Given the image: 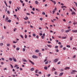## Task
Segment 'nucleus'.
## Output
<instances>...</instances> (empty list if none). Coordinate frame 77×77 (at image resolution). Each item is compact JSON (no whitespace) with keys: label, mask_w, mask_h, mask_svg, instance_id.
<instances>
[{"label":"nucleus","mask_w":77,"mask_h":77,"mask_svg":"<svg viewBox=\"0 0 77 77\" xmlns=\"http://www.w3.org/2000/svg\"><path fill=\"white\" fill-rule=\"evenodd\" d=\"M77 72V71H75V70H72L71 72H70V74H75V72Z\"/></svg>","instance_id":"f257e3e1"},{"label":"nucleus","mask_w":77,"mask_h":77,"mask_svg":"<svg viewBox=\"0 0 77 77\" xmlns=\"http://www.w3.org/2000/svg\"><path fill=\"white\" fill-rule=\"evenodd\" d=\"M32 57L33 58V59H36L38 58V57L35 56V55H33L32 56Z\"/></svg>","instance_id":"f03ea898"},{"label":"nucleus","mask_w":77,"mask_h":77,"mask_svg":"<svg viewBox=\"0 0 77 77\" xmlns=\"http://www.w3.org/2000/svg\"><path fill=\"white\" fill-rule=\"evenodd\" d=\"M58 60H59V59H56L54 60V62L55 63L57 62Z\"/></svg>","instance_id":"7ed1b4c3"},{"label":"nucleus","mask_w":77,"mask_h":77,"mask_svg":"<svg viewBox=\"0 0 77 77\" xmlns=\"http://www.w3.org/2000/svg\"><path fill=\"white\" fill-rule=\"evenodd\" d=\"M71 30V29H69L67 30H66L65 31V32L66 33H68V32H70V31Z\"/></svg>","instance_id":"20e7f679"},{"label":"nucleus","mask_w":77,"mask_h":77,"mask_svg":"<svg viewBox=\"0 0 77 77\" xmlns=\"http://www.w3.org/2000/svg\"><path fill=\"white\" fill-rule=\"evenodd\" d=\"M29 62L31 63L32 65H35V63H34L32 62V61H31L30 60H29Z\"/></svg>","instance_id":"39448f33"},{"label":"nucleus","mask_w":77,"mask_h":77,"mask_svg":"<svg viewBox=\"0 0 77 77\" xmlns=\"http://www.w3.org/2000/svg\"><path fill=\"white\" fill-rule=\"evenodd\" d=\"M28 19H29V18L27 16L25 18H24V19L25 20H28Z\"/></svg>","instance_id":"423d86ee"},{"label":"nucleus","mask_w":77,"mask_h":77,"mask_svg":"<svg viewBox=\"0 0 77 77\" xmlns=\"http://www.w3.org/2000/svg\"><path fill=\"white\" fill-rule=\"evenodd\" d=\"M72 32H74L75 33H77V30H72Z\"/></svg>","instance_id":"0eeeda50"},{"label":"nucleus","mask_w":77,"mask_h":77,"mask_svg":"<svg viewBox=\"0 0 77 77\" xmlns=\"http://www.w3.org/2000/svg\"><path fill=\"white\" fill-rule=\"evenodd\" d=\"M63 74V73L61 72L59 74V76H62V75Z\"/></svg>","instance_id":"6e6552de"},{"label":"nucleus","mask_w":77,"mask_h":77,"mask_svg":"<svg viewBox=\"0 0 77 77\" xmlns=\"http://www.w3.org/2000/svg\"><path fill=\"white\" fill-rule=\"evenodd\" d=\"M5 21H6L7 22H8V23H11V20L10 19L8 21L5 20Z\"/></svg>","instance_id":"1a4fd4ad"},{"label":"nucleus","mask_w":77,"mask_h":77,"mask_svg":"<svg viewBox=\"0 0 77 77\" xmlns=\"http://www.w3.org/2000/svg\"><path fill=\"white\" fill-rule=\"evenodd\" d=\"M72 15H75V12L72 11Z\"/></svg>","instance_id":"9d476101"},{"label":"nucleus","mask_w":77,"mask_h":77,"mask_svg":"<svg viewBox=\"0 0 77 77\" xmlns=\"http://www.w3.org/2000/svg\"><path fill=\"white\" fill-rule=\"evenodd\" d=\"M69 69V67H66L65 68V70H66V69Z\"/></svg>","instance_id":"9b49d317"},{"label":"nucleus","mask_w":77,"mask_h":77,"mask_svg":"<svg viewBox=\"0 0 77 77\" xmlns=\"http://www.w3.org/2000/svg\"><path fill=\"white\" fill-rule=\"evenodd\" d=\"M13 60L14 62H17V60L15 59V58L13 57Z\"/></svg>","instance_id":"f8f14e48"},{"label":"nucleus","mask_w":77,"mask_h":77,"mask_svg":"<svg viewBox=\"0 0 77 77\" xmlns=\"http://www.w3.org/2000/svg\"><path fill=\"white\" fill-rule=\"evenodd\" d=\"M35 52L36 53H38L39 52V50L38 49L36 50H35Z\"/></svg>","instance_id":"ddd939ff"},{"label":"nucleus","mask_w":77,"mask_h":77,"mask_svg":"<svg viewBox=\"0 0 77 77\" xmlns=\"http://www.w3.org/2000/svg\"><path fill=\"white\" fill-rule=\"evenodd\" d=\"M23 62H27V60H26L25 59H23Z\"/></svg>","instance_id":"4468645a"},{"label":"nucleus","mask_w":77,"mask_h":77,"mask_svg":"<svg viewBox=\"0 0 77 77\" xmlns=\"http://www.w3.org/2000/svg\"><path fill=\"white\" fill-rule=\"evenodd\" d=\"M9 20V18L8 17H7L5 18V21H8Z\"/></svg>","instance_id":"2eb2a0df"},{"label":"nucleus","mask_w":77,"mask_h":77,"mask_svg":"<svg viewBox=\"0 0 77 77\" xmlns=\"http://www.w3.org/2000/svg\"><path fill=\"white\" fill-rule=\"evenodd\" d=\"M53 3H54V5H56V2L54 1H53L52 2Z\"/></svg>","instance_id":"dca6fc26"},{"label":"nucleus","mask_w":77,"mask_h":77,"mask_svg":"<svg viewBox=\"0 0 77 77\" xmlns=\"http://www.w3.org/2000/svg\"><path fill=\"white\" fill-rule=\"evenodd\" d=\"M35 3L36 5H38V2L37 1H35Z\"/></svg>","instance_id":"f3484780"},{"label":"nucleus","mask_w":77,"mask_h":77,"mask_svg":"<svg viewBox=\"0 0 77 77\" xmlns=\"http://www.w3.org/2000/svg\"><path fill=\"white\" fill-rule=\"evenodd\" d=\"M55 70H56V69H55L53 67L52 69V71H55Z\"/></svg>","instance_id":"a211bd4d"},{"label":"nucleus","mask_w":77,"mask_h":77,"mask_svg":"<svg viewBox=\"0 0 77 77\" xmlns=\"http://www.w3.org/2000/svg\"><path fill=\"white\" fill-rule=\"evenodd\" d=\"M45 69H46V70H47V69H48V67H47V66H45L44 68Z\"/></svg>","instance_id":"6ab92c4d"},{"label":"nucleus","mask_w":77,"mask_h":77,"mask_svg":"<svg viewBox=\"0 0 77 77\" xmlns=\"http://www.w3.org/2000/svg\"><path fill=\"white\" fill-rule=\"evenodd\" d=\"M47 46H48L49 47H50V48H51V47H52L51 45H48Z\"/></svg>","instance_id":"aec40b11"},{"label":"nucleus","mask_w":77,"mask_h":77,"mask_svg":"<svg viewBox=\"0 0 77 77\" xmlns=\"http://www.w3.org/2000/svg\"><path fill=\"white\" fill-rule=\"evenodd\" d=\"M66 47L68 48H70V47H71V46H70L69 45H67Z\"/></svg>","instance_id":"412c9836"},{"label":"nucleus","mask_w":77,"mask_h":77,"mask_svg":"<svg viewBox=\"0 0 77 77\" xmlns=\"http://www.w3.org/2000/svg\"><path fill=\"white\" fill-rule=\"evenodd\" d=\"M20 37H21L22 38H24V37H23V35H20Z\"/></svg>","instance_id":"4be33fe9"},{"label":"nucleus","mask_w":77,"mask_h":77,"mask_svg":"<svg viewBox=\"0 0 77 77\" xmlns=\"http://www.w3.org/2000/svg\"><path fill=\"white\" fill-rule=\"evenodd\" d=\"M9 60H10L11 61H12L13 59L12 58H9Z\"/></svg>","instance_id":"5701e85b"},{"label":"nucleus","mask_w":77,"mask_h":77,"mask_svg":"<svg viewBox=\"0 0 77 77\" xmlns=\"http://www.w3.org/2000/svg\"><path fill=\"white\" fill-rule=\"evenodd\" d=\"M35 10H36V11H38V12H39L40 11L37 8H35Z\"/></svg>","instance_id":"b1692460"},{"label":"nucleus","mask_w":77,"mask_h":77,"mask_svg":"<svg viewBox=\"0 0 77 77\" xmlns=\"http://www.w3.org/2000/svg\"><path fill=\"white\" fill-rule=\"evenodd\" d=\"M62 39H66V37H62Z\"/></svg>","instance_id":"393cba45"},{"label":"nucleus","mask_w":77,"mask_h":77,"mask_svg":"<svg viewBox=\"0 0 77 77\" xmlns=\"http://www.w3.org/2000/svg\"><path fill=\"white\" fill-rule=\"evenodd\" d=\"M74 3H75L76 6L77 7V2H74Z\"/></svg>","instance_id":"a878e982"},{"label":"nucleus","mask_w":77,"mask_h":77,"mask_svg":"<svg viewBox=\"0 0 77 77\" xmlns=\"http://www.w3.org/2000/svg\"><path fill=\"white\" fill-rule=\"evenodd\" d=\"M42 15H45V12H43L42 13Z\"/></svg>","instance_id":"bb28decb"},{"label":"nucleus","mask_w":77,"mask_h":77,"mask_svg":"<svg viewBox=\"0 0 77 77\" xmlns=\"http://www.w3.org/2000/svg\"><path fill=\"white\" fill-rule=\"evenodd\" d=\"M16 50H17V51H18V50H20V48H16Z\"/></svg>","instance_id":"cd10ccee"},{"label":"nucleus","mask_w":77,"mask_h":77,"mask_svg":"<svg viewBox=\"0 0 77 77\" xmlns=\"http://www.w3.org/2000/svg\"><path fill=\"white\" fill-rule=\"evenodd\" d=\"M31 71H34V69L33 68H32L31 69Z\"/></svg>","instance_id":"c85d7f7f"},{"label":"nucleus","mask_w":77,"mask_h":77,"mask_svg":"<svg viewBox=\"0 0 77 77\" xmlns=\"http://www.w3.org/2000/svg\"><path fill=\"white\" fill-rule=\"evenodd\" d=\"M38 71H39V70H38V69L36 70L35 71V73H38Z\"/></svg>","instance_id":"c756f323"},{"label":"nucleus","mask_w":77,"mask_h":77,"mask_svg":"<svg viewBox=\"0 0 77 77\" xmlns=\"http://www.w3.org/2000/svg\"><path fill=\"white\" fill-rule=\"evenodd\" d=\"M23 51H26V49H25V48H23Z\"/></svg>","instance_id":"7c9ffc66"},{"label":"nucleus","mask_w":77,"mask_h":77,"mask_svg":"<svg viewBox=\"0 0 77 77\" xmlns=\"http://www.w3.org/2000/svg\"><path fill=\"white\" fill-rule=\"evenodd\" d=\"M7 45L8 47H9V45H10V44H9L8 43Z\"/></svg>","instance_id":"2f4dec72"},{"label":"nucleus","mask_w":77,"mask_h":77,"mask_svg":"<svg viewBox=\"0 0 77 77\" xmlns=\"http://www.w3.org/2000/svg\"><path fill=\"white\" fill-rule=\"evenodd\" d=\"M48 61H47V62H46L45 63V64H48Z\"/></svg>","instance_id":"473e14b6"},{"label":"nucleus","mask_w":77,"mask_h":77,"mask_svg":"<svg viewBox=\"0 0 77 77\" xmlns=\"http://www.w3.org/2000/svg\"><path fill=\"white\" fill-rule=\"evenodd\" d=\"M25 38L26 39V38H27V35H25Z\"/></svg>","instance_id":"72a5a7b5"},{"label":"nucleus","mask_w":77,"mask_h":77,"mask_svg":"<svg viewBox=\"0 0 77 77\" xmlns=\"http://www.w3.org/2000/svg\"><path fill=\"white\" fill-rule=\"evenodd\" d=\"M0 45L1 46H2V45H3V43H0Z\"/></svg>","instance_id":"f704fd0d"},{"label":"nucleus","mask_w":77,"mask_h":77,"mask_svg":"<svg viewBox=\"0 0 77 77\" xmlns=\"http://www.w3.org/2000/svg\"><path fill=\"white\" fill-rule=\"evenodd\" d=\"M20 2L22 3H23V1L21 0H20Z\"/></svg>","instance_id":"c9c22d12"},{"label":"nucleus","mask_w":77,"mask_h":77,"mask_svg":"<svg viewBox=\"0 0 77 77\" xmlns=\"http://www.w3.org/2000/svg\"><path fill=\"white\" fill-rule=\"evenodd\" d=\"M51 75V74H49L47 76H48V77H50V76Z\"/></svg>","instance_id":"e433bc0d"},{"label":"nucleus","mask_w":77,"mask_h":77,"mask_svg":"<svg viewBox=\"0 0 77 77\" xmlns=\"http://www.w3.org/2000/svg\"><path fill=\"white\" fill-rule=\"evenodd\" d=\"M60 61L59 62L57 63V64H58V65H59V64H60Z\"/></svg>","instance_id":"4c0bfd02"},{"label":"nucleus","mask_w":77,"mask_h":77,"mask_svg":"<svg viewBox=\"0 0 77 77\" xmlns=\"http://www.w3.org/2000/svg\"><path fill=\"white\" fill-rule=\"evenodd\" d=\"M12 3V2L11 1H9V3L10 5H11V3Z\"/></svg>","instance_id":"58836bf2"},{"label":"nucleus","mask_w":77,"mask_h":77,"mask_svg":"<svg viewBox=\"0 0 77 77\" xmlns=\"http://www.w3.org/2000/svg\"><path fill=\"white\" fill-rule=\"evenodd\" d=\"M57 9V8H55V9H54L53 10H54L55 11H56Z\"/></svg>","instance_id":"ea45409f"},{"label":"nucleus","mask_w":77,"mask_h":77,"mask_svg":"<svg viewBox=\"0 0 77 77\" xmlns=\"http://www.w3.org/2000/svg\"><path fill=\"white\" fill-rule=\"evenodd\" d=\"M7 13L8 14H10V13H9V11H7Z\"/></svg>","instance_id":"a19ab883"},{"label":"nucleus","mask_w":77,"mask_h":77,"mask_svg":"<svg viewBox=\"0 0 77 77\" xmlns=\"http://www.w3.org/2000/svg\"><path fill=\"white\" fill-rule=\"evenodd\" d=\"M53 12V14H54V12H55V11L54 10H53V11H52Z\"/></svg>","instance_id":"79ce46f5"},{"label":"nucleus","mask_w":77,"mask_h":77,"mask_svg":"<svg viewBox=\"0 0 77 77\" xmlns=\"http://www.w3.org/2000/svg\"><path fill=\"white\" fill-rule=\"evenodd\" d=\"M55 48H58V46H55Z\"/></svg>","instance_id":"37998d69"},{"label":"nucleus","mask_w":77,"mask_h":77,"mask_svg":"<svg viewBox=\"0 0 77 77\" xmlns=\"http://www.w3.org/2000/svg\"><path fill=\"white\" fill-rule=\"evenodd\" d=\"M36 38L37 39H38V38H39V36H38V35H37L36 37Z\"/></svg>","instance_id":"c03bdc74"},{"label":"nucleus","mask_w":77,"mask_h":77,"mask_svg":"<svg viewBox=\"0 0 77 77\" xmlns=\"http://www.w3.org/2000/svg\"><path fill=\"white\" fill-rule=\"evenodd\" d=\"M62 47H63V45H61L60 46V48H62Z\"/></svg>","instance_id":"a18cd8bd"},{"label":"nucleus","mask_w":77,"mask_h":77,"mask_svg":"<svg viewBox=\"0 0 77 77\" xmlns=\"http://www.w3.org/2000/svg\"><path fill=\"white\" fill-rule=\"evenodd\" d=\"M11 68H14V67H13V66H12V64H11Z\"/></svg>","instance_id":"49530a36"},{"label":"nucleus","mask_w":77,"mask_h":77,"mask_svg":"<svg viewBox=\"0 0 77 77\" xmlns=\"http://www.w3.org/2000/svg\"><path fill=\"white\" fill-rule=\"evenodd\" d=\"M1 59L2 60H5V59L4 58H2Z\"/></svg>","instance_id":"de8ad7c7"},{"label":"nucleus","mask_w":77,"mask_h":77,"mask_svg":"<svg viewBox=\"0 0 77 77\" xmlns=\"http://www.w3.org/2000/svg\"><path fill=\"white\" fill-rule=\"evenodd\" d=\"M33 36H36V34H33Z\"/></svg>","instance_id":"09e8293b"},{"label":"nucleus","mask_w":77,"mask_h":77,"mask_svg":"<svg viewBox=\"0 0 77 77\" xmlns=\"http://www.w3.org/2000/svg\"><path fill=\"white\" fill-rule=\"evenodd\" d=\"M4 3L5 5H6L7 4V3H6V1H4Z\"/></svg>","instance_id":"8fccbe9b"},{"label":"nucleus","mask_w":77,"mask_h":77,"mask_svg":"<svg viewBox=\"0 0 77 77\" xmlns=\"http://www.w3.org/2000/svg\"><path fill=\"white\" fill-rule=\"evenodd\" d=\"M17 42H15V41H14L13 42V43H14V44H15V43H17Z\"/></svg>","instance_id":"3c124183"},{"label":"nucleus","mask_w":77,"mask_h":77,"mask_svg":"<svg viewBox=\"0 0 77 77\" xmlns=\"http://www.w3.org/2000/svg\"><path fill=\"white\" fill-rule=\"evenodd\" d=\"M58 44L59 45H61V43L60 42H59L58 43Z\"/></svg>","instance_id":"603ef678"},{"label":"nucleus","mask_w":77,"mask_h":77,"mask_svg":"<svg viewBox=\"0 0 77 77\" xmlns=\"http://www.w3.org/2000/svg\"><path fill=\"white\" fill-rule=\"evenodd\" d=\"M77 24V22H76V23L74 22L73 23V24H74V25H75V24Z\"/></svg>","instance_id":"864d4df0"},{"label":"nucleus","mask_w":77,"mask_h":77,"mask_svg":"<svg viewBox=\"0 0 77 77\" xmlns=\"http://www.w3.org/2000/svg\"><path fill=\"white\" fill-rule=\"evenodd\" d=\"M42 39H44V36H42Z\"/></svg>","instance_id":"5fc2aeb1"},{"label":"nucleus","mask_w":77,"mask_h":77,"mask_svg":"<svg viewBox=\"0 0 77 77\" xmlns=\"http://www.w3.org/2000/svg\"><path fill=\"white\" fill-rule=\"evenodd\" d=\"M31 13L32 14H34V12H33V11H31Z\"/></svg>","instance_id":"6e6d98bb"},{"label":"nucleus","mask_w":77,"mask_h":77,"mask_svg":"<svg viewBox=\"0 0 77 77\" xmlns=\"http://www.w3.org/2000/svg\"><path fill=\"white\" fill-rule=\"evenodd\" d=\"M54 74L55 75H56V74H57V72H55Z\"/></svg>","instance_id":"4d7b16f0"},{"label":"nucleus","mask_w":77,"mask_h":77,"mask_svg":"<svg viewBox=\"0 0 77 77\" xmlns=\"http://www.w3.org/2000/svg\"><path fill=\"white\" fill-rule=\"evenodd\" d=\"M40 36H42V33H40Z\"/></svg>","instance_id":"13d9d810"},{"label":"nucleus","mask_w":77,"mask_h":77,"mask_svg":"<svg viewBox=\"0 0 77 77\" xmlns=\"http://www.w3.org/2000/svg\"><path fill=\"white\" fill-rule=\"evenodd\" d=\"M47 59H45V60L44 62H46V61H47Z\"/></svg>","instance_id":"bf43d9fd"},{"label":"nucleus","mask_w":77,"mask_h":77,"mask_svg":"<svg viewBox=\"0 0 77 77\" xmlns=\"http://www.w3.org/2000/svg\"><path fill=\"white\" fill-rule=\"evenodd\" d=\"M63 49L64 50H66V48L64 47L63 48Z\"/></svg>","instance_id":"052dcab7"},{"label":"nucleus","mask_w":77,"mask_h":77,"mask_svg":"<svg viewBox=\"0 0 77 77\" xmlns=\"http://www.w3.org/2000/svg\"><path fill=\"white\" fill-rule=\"evenodd\" d=\"M30 27H31V28H33V27L32 25H30Z\"/></svg>","instance_id":"680f3d73"},{"label":"nucleus","mask_w":77,"mask_h":77,"mask_svg":"<svg viewBox=\"0 0 77 77\" xmlns=\"http://www.w3.org/2000/svg\"><path fill=\"white\" fill-rule=\"evenodd\" d=\"M17 29L16 28H15L14 30V32H15V30Z\"/></svg>","instance_id":"e2e57ef3"},{"label":"nucleus","mask_w":77,"mask_h":77,"mask_svg":"<svg viewBox=\"0 0 77 77\" xmlns=\"http://www.w3.org/2000/svg\"><path fill=\"white\" fill-rule=\"evenodd\" d=\"M32 11H35V8H33L32 9Z\"/></svg>","instance_id":"0e129e2a"},{"label":"nucleus","mask_w":77,"mask_h":77,"mask_svg":"<svg viewBox=\"0 0 77 77\" xmlns=\"http://www.w3.org/2000/svg\"><path fill=\"white\" fill-rule=\"evenodd\" d=\"M56 51L57 52H59V50H58V49H57L56 50Z\"/></svg>","instance_id":"69168bd1"},{"label":"nucleus","mask_w":77,"mask_h":77,"mask_svg":"<svg viewBox=\"0 0 77 77\" xmlns=\"http://www.w3.org/2000/svg\"><path fill=\"white\" fill-rule=\"evenodd\" d=\"M39 74H41L42 73H41V72H38Z\"/></svg>","instance_id":"338daca9"},{"label":"nucleus","mask_w":77,"mask_h":77,"mask_svg":"<svg viewBox=\"0 0 77 77\" xmlns=\"http://www.w3.org/2000/svg\"><path fill=\"white\" fill-rule=\"evenodd\" d=\"M75 55H74L73 57V58H75Z\"/></svg>","instance_id":"774afa93"}]
</instances>
